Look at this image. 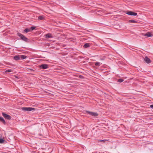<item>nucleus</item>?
Here are the masks:
<instances>
[{
  "mask_svg": "<svg viewBox=\"0 0 153 153\" xmlns=\"http://www.w3.org/2000/svg\"><path fill=\"white\" fill-rule=\"evenodd\" d=\"M22 109L23 111H34L35 110V108H32V107H22Z\"/></svg>",
  "mask_w": 153,
  "mask_h": 153,
  "instance_id": "nucleus-2",
  "label": "nucleus"
},
{
  "mask_svg": "<svg viewBox=\"0 0 153 153\" xmlns=\"http://www.w3.org/2000/svg\"><path fill=\"white\" fill-rule=\"evenodd\" d=\"M123 81V80L122 79H120L118 80V81L120 82H121Z\"/></svg>",
  "mask_w": 153,
  "mask_h": 153,
  "instance_id": "nucleus-20",
  "label": "nucleus"
},
{
  "mask_svg": "<svg viewBox=\"0 0 153 153\" xmlns=\"http://www.w3.org/2000/svg\"><path fill=\"white\" fill-rule=\"evenodd\" d=\"M107 141L106 140H99V141L102 142L103 143H105V141Z\"/></svg>",
  "mask_w": 153,
  "mask_h": 153,
  "instance_id": "nucleus-21",
  "label": "nucleus"
},
{
  "mask_svg": "<svg viewBox=\"0 0 153 153\" xmlns=\"http://www.w3.org/2000/svg\"><path fill=\"white\" fill-rule=\"evenodd\" d=\"M91 44L89 43H85L83 45L84 48H88L90 46Z\"/></svg>",
  "mask_w": 153,
  "mask_h": 153,
  "instance_id": "nucleus-10",
  "label": "nucleus"
},
{
  "mask_svg": "<svg viewBox=\"0 0 153 153\" xmlns=\"http://www.w3.org/2000/svg\"><path fill=\"white\" fill-rule=\"evenodd\" d=\"M150 107L152 108H153V105H150Z\"/></svg>",
  "mask_w": 153,
  "mask_h": 153,
  "instance_id": "nucleus-22",
  "label": "nucleus"
},
{
  "mask_svg": "<svg viewBox=\"0 0 153 153\" xmlns=\"http://www.w3.org/2000/svg\"><path fill=\"white\" fill-rule=\"evenodd\" d=\"M13 71L11 69H8V70H6L5 72H12Z\"/></svg>",
  "mask_w": 153,
  "mask_h": 153,
  "instance_id": "nucleus-18",
  "label": "nucleus"
},
{
  "mask_svg": "<svg viewBox=\"0 0 153 153\" xmlns=\"http://www.w3.org/2000/svg\"><path fill=\"white\" fill-rule=\"evenodd\" d=\"M85 111L87 114L94 117H96L98 115L96 113L90 112L87 111Z\"/></svg>",
  "mask_w": 153,
  "mask_h": 153,
  "instance_id": "nucleus-5",
  "label": "nucleus"
},
{
  "mask_svg": "<svg viewBox=\"0 0 153 153\" xmlns=\"http://www.w3.org/2000/svg\"><path fill=\"white\" fill-rule=\"evenodd\" d=\"M44 18L42 16H39L38 18V19L39 20H42L44 19Z\"/></svg>",
  "mask_w": 153,
  "mask_h": 153,
  "instance_id": "nucleus-17",
  "label": "nucleus"
},
{
  "mask_svg": "<svg viewBox=\"0 0 153 153\" xmlns=\"http://www.w3.org/2000/svg\"><path fill=\"white\" fill-rule=\"evenodd\" d=\"M101 63L99 62H97L95 63V65L96 66H99L100 65Z\"/></svg>",
  "mask_w": 153,
  "mask_h": 153,
  "instance_id": "nucleus-14",
  "label": "nucleus"
},
{
  "mask_svg": "<svg viewBox=\"0 0 153 153\" xmlns=\"http://www.w3.org/2000/svg\"><path fill=\"white\" fill-rule=\"evenodd\" d=\"M20 59H26L27 56L25 55H20Z\"/></svg>",
  "mask_w": 153,
  "mask_h": 153,
  "instance_id": "nucleus-13",
  "label": "nucleus"
},
{
  "mask_svg": "<svg viewBox=\"0 0 153 153\" xmlns=\"http://www.w3.org/2000/svg\"><path fill=\"white\" fill-rule=\"evenodd\" d=\"M129 22L132 23H136L137 22L134 20H130L129 21Z\"/></svg>",
  "mask_w": 153,
  "mask_h": 153,
  "instance_id": "nucleus-15",
  "label": "nucleus"
},
{
  "mask_svg": "<svg viewBox=\"0 0 153 153\" xmlns=\"http://www.w3.org/2000/svg\"><path fill=\"white\" fill-rule=\"evenodd\" d=\"M144 60L147 64L150 63L152 62V61L147 56H146L144 58Z\"/></svg>",
  "mask_w": 153,
  "mask_h": 153,
  "instance_id": "nucleus-6",
  "label": "nucleus"
},
{
  "mask_svg": "<svg viewBox=\"0 0 153 153\" xmlns=\"http://www.w3.org/2000/svg\"><path fill=\"white\" fill-rule=\"evenodd\" d=\"M2 115L4 118L7 120H10L11 119V116L4 112L2 113Z\"/></svg>",
  "mask_w": 153,
  "mask_h": 153,
  "instance_id": "nucleus-4",
  "label": "nucleus"
},
{
  "mask_svg": "<svg viewBox=\"0 0 153 153\" xmlns=\"http://www.w3.org/2000/svg\"><path fill=\"white\" fill-rule=\"evenodd\" d=\"M17 35L18 36L20 37V39L23 41L25 42H27L28 41V39L23 34L20 33H18Z\"/></svg>",
  "mask_w": 153,
  "mask_h": 153,
  "instance_id": "nucleus-1",
  "label": "nucleus"
},
{
  "mask_svg": "<svg viewBox=\"0 0 153 153\" xmlns=\"http://www.w3.org/2000/svg\"><path fill=\"white\" fill-rule=\"evenodd\" d=\"M144 36H146L147 37H150L153 36V35L150 32H148L146 33L144 35Z\"/></svg>",
  "mask_w": 153,
  "mask_h": 153,
  "instance_id": "nucleus-8",
  "label": "nucleus"
},
{
  "mask_svg": "<svg viewBox=\"0 0 153 153\" xmlns=\"http://www.w3.org/2000/svg\"><path fill=\"white\" fill-rule=\"evenodd\" d=\"M0 121L3 123V124L5 125L6 123V122L4 119L2 117H0Z\"/></svg>",
  "mask_w": 153,
  "mask_h": 153,
  "instance_id": "nucleus-12",
  "label": "nucleus"
},
{
  "mask_svg": "<svg viewBox=\"0 0 153 153\" xmlns=\"http://www.w3.org/2000/svg\"><path fill=\"white\" fill-rule=\"evenodd\" d=\"M30 31H31L30 29L28 28H26L24 30V32H25L26 33H27Z\"/></svg>",
  "mask_w": 153,
  "mask_h": 153,
  "instance_id": "nucleus-16",
  "label": "nucleus"
},
{
  "mask_svg": "<svg viewBox=\"0 0 153 153\" xmlns=\"http://www.w3.org/2000/svg\"><path fill=\"white\" fill-rule=\"evenodd\" d=\"M14 59L15 60H20V55L15 56L13 57Z\"/></svg>",
  "mask_w": 153,
  "mask_h": 153,
  "instance_id": "nucleus-11",
  "label": "nucleus"
},
{
  "mask_svg": "<svg viewBox=\"0 0 153 153\" xmlns=\"http://www.w3.org/2000/svg\"><path fill=\"white\" fill-rule=\"evenodd\" d=\"M126 14L131 16H136L137 15L136 13H135L131 11H128L127 12Z\"/></svg>",
  "mask_w": 153,
  "mask_h": 153,
  "instance_id": "nucleus-7",
  "label": "nucleus"
},
{
  "mask_svg": "<svg viewBox=\"0 0 153 153\" xmlns=\"http://www.w3.org/2000/svg\"><path fill=\"white\" fill-rule=\"evenodd\" d=\"M45 38L46 39L53 38V36H52V35L50 33H48L46 34L45 35Z\"/></svg>",
  "mask_w": 153,
  "mask_h": 153,
  "instance_id": "nucleus-9",
  "label": "nucleus"
},
{
  "mask_svg": "<svg viewBox=\"0 0 153 153\" xmlns=\"http://www.w3.org/2000/svg\"><path fill=\"white\" fill-rule=\"evenodd\" d=\"M100 60H104V59H103V58H101V59H100Z\"/></svg>",
  "mask_w": 153,
  "mask_h": 153,
  "instance_id": "nucleus-23",
  "label": "nucleus"
},
{
  "mask_svg": "<svg viewBox=\"0 0 153 153\" xmlns=\"http://www.w3.org/2000/svg\"><path fill=\"white\" fill-rule=\"evenodd\" d=\"M35 28V27L34 26L31 27L30 28V30L31 31L33 30H34Z\"/></svg>",
  "mask_w": 153,
  "mask_h": 153,
  "instance_id": "nucleus-19",
  "label": "nucleus"
},
{
  "mask_svg": "<svg viewBox=\"0 0 153 153\" xmlns=\"http://www.w3.org/2000/svg\"><path fill=\"white\" fill-rule=\"evenodd\" d=\"M39 67L43 69H45L49 68V65L46 64H43L40 65Z\"/></svg>",
  "mask_w": 153,
  "mask_h": 153,
  "instance_id": "nucleus-3",
  "label": "nucleus"
}]
</instances>
